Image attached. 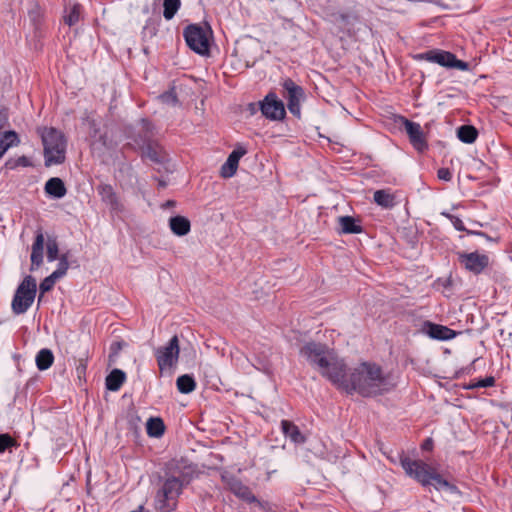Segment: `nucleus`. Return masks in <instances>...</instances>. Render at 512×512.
<instances>
[{"label":"nucleus","mask_w":512,"mask_h":512,"mask_svg":"<svg viewBox=\"0 0 512 512\" xmlns=\"http://www.w3.org/2000/svg\"><path fill=\"white\" fill-rule=\"evenodd\" d=\"M349 391H357L363 397L383 394L391 389L389 379L375 363L363 362L349 376Z\"/></svg>","instance_id":"nucleus-1"},{"label":"nucleus","mask_w":512,"mask_h":512,"mask_svg":"<svg viewBox=\"0 0 512 512\" xmlns=\"http://www.w3.org/2000/svg\"><path fill=\"white\" fill-rule=\"evenodd\" d=\"M400 464L405 473L423 486L433 485L437 490L457 492V487L444 479L430 465L422 460H413L408 456L400 457Z\"/></svg>","instance_id":"nucleus-2"},{"label":"nucleus","mask_w":512,"mask_h":512,"mask_svg":"<svg viewBox=\"0 0 512 512\" xmlns=\"http://www.w3.org/2000/svg\"><path fill=\"white\" fill-rule=\"evenodd\" d=\"M37 133L43 144L44 163L46 167L60 165L66 160L67 139L55 127H38Z\"/></svg>","instance_id":"nucleus-3"},{"label":"nucleus","mask_w":512,"mask_h":512,"mask_svg":"<svg viewBox=\"0 0 512 512\" xmlns=\"http://www.w3.org/2000/svg\"><path fill=\"white\" fill-rule=\"evenodd\" d=\"M37 292L36 280L33 276H26L17 287L11 303L14 314L20 315L32 306Z\"/></svg>","instance_id":"nucleus-4"},{"label":"nucleus","mask_w":512,"mask_h":512,"mask_svg":"<svg viewBox=\"0 0 512 512\" xmlns=\"http://www.w3.org/2000/svg\"><path fill=\"white\" fill-rule=\"evenodd\" d=\"M183 489V482L180 478L171 476L168 477L161 489L156 495V507L163 511L169 512L175 507V500L181 494Z\"/></svg>","instance_id":"nucleus-5"},{"label":"nucleus","mask_w":512,"mask_h":512,"mask_svg":"<svg viewBox=\"0 0 512 512\" xmlns=\"http://www.w3.org/2000/svg\"><path fill=\"white\" fill-rule=\"evenodd\" d=\"M210 27H201L197 24L188 25L183 32L187 46L199 55H206L209 52Z\"/></svg>","instance_id":"nucleus-6"},{"label":"nucleus","mask_w":512,"mask_h":512,"mask_svg":"<svg viewBox=\"0 0 512 512\" xmlns=\"http://www.w3.org/2000/svg\"><path fill=\"white\" fill-rule=\"evenodd\" d=\"M416 60H425L432 63H437L446 68H456L461 71H466L469 64L465 61L458 60L456 56L448 51L440 49H432L414 56Z\"/></svg>","instance_id":"nucleus-7"},{"label":"nucleus","mask_w":512,"mask_h":512,"mask_svg":"<svg viewBox=\"0 0 512 512\" xmlns=\"http://www.w3.org/2000/svg\"><path fill=\"white\" fill-rule=\"evenodd\" d=\"M320 373L326 377L334 385L349 391V377L346 376V364L342 359H339L335 353L327 361V365L321 368Z\"/></svg>","instance_id":"nucleus-8"},{"label":"nucleus","mask_w":512,"mask_h":512,"mask_svg":"<svg viewBox=\"0 0 512 512\" xmlns=\"http://www.w3.org/2000/svg\"><path fill=\"white\" fill-rule=\"evenodd\" d=\"M300 354L315 365L318 370L327 365V361L334 354L326 344L319 342H308L300 350Z\"/></svg>","instance_id":"nucleus-9"},{"label":"nucleus","mask_w":512,"mask_h":512,"mask_svg":"<svg viewBox=\"0 0 512 512\" xmlns=\"http://www.w3.org/2000/svg\"><path fill=\"white\" fill-rule=\"evenodd\" d=\"M282 87L285 91L283 97L287 100L289 112L299 119L301 117V102L305 99L304 89L291 78L285 79Z\"/></svg>","instance_id":"nucleus-10"},{"label":"nucleus","mask_w":512,"mask_h":512,"mask_svg":"<svg viewBox=\"0 0 512 512\" xmlns=\"http://www.w3.org/2000/svg\"><path fill=\"white\" fill-rule=\"evenodd\" d=\"M258 105L262 115L268 120L281 121L286 116L284 103L275 92H269Z\"/></svg>","instance_id":"nucleus-11"},{"label":"nucleus","mask_w":512,"mask_h":512,"mask_svg":"<svg viewBox=\"0 0 512 512\" xmlns=\"http://www.w3.org/2000/svg\"><path fill=\"white\" fill-rule=\"evenodd\" d=\"M179 353V339L175 335L166 345L159 347L155 351V357L157 359L159 369L162 371L175 366L178 362Z\"/></svg>","instance_id":"nucleus-12"},{"label":"nucleus","mask_w":512,"mask_h":512,"mask_svg":"<svg viewBox=\"0 0 512 512\" xmlns=\"http://www.w3.org/2000/svg\"><path fill=\"white\" fill-rule=\"evenodd\" d=\"M459 263L469 272L478 275L484 271L489 265V257L485 254H479L478 252H459L458 254Z\"/></svg>","instance_id":"nucleus-13"},{"label":"nucleus","mask_w":512,"mask_h":512,"mask_svg":"<svg viewBox=\"0 0 512 512\" xmlns=\"http://www.w3.org/2000/svg\"><path fill=\"white\" fill-rule=\"evenodd\" d=\"M401 122L409 136V140L415 149L423 151L427 148V142L425 140L422 128L419 123L408 120L405 117H401Z\"/></svg>","instance_id":"nucleus-14"},{"label":"nucleus","mask_w":512,"mask_h":512,"mask_svg":"<svg viewBox=\"0 0 512 512\" xmlns=\"http://www.w3.org/2000/svg\"><path fill=\"white\" fill-rule=\"evenodd\" d=\"M97 192L101 197V200L110 207L114 212H120L123 210V205L119 201L116 192L110 184H99L97 186Z\"/></svg>","instance_id":"nucleus-15"},{"label":"nucleus","mask_w":512,"mask_h":512,"mask_svg":"<svg viewBox=\"0 0 512 512\" xmlns=\"http://www.w3.org/2000/svg\"><path fill=\"white\" fill-rule=\"evenodd\" d=\"M229 490L239 499L247 503H259L251 489L236 478H230L227 482Z\"/></svg>","instance_id":"nucleus-16"},{"label":"nucleus","mask_w":512,"mask_h":512,"mask_svg":"<svg viewBox=\"0 0 512 512\" xmlns=\"http://www.w3.org/2000/svg\"><path fill=\"white\" fill-rule=\"evenodd\" d=\"M246 154V150L242 147H239L233 150L228 156L226 162L222 165L220 174L223 178L232 177L238 168L239 160L242 156Z\"/></svg>","instance_id":"nucleus-17"},{"label":"nucleus","mask_w":512,"mask_h":512,"mask_svg":"<svg viewBox=\"0 0 512 512\" xmlns=\"http://www.w3.org/2000/svg\"><path fill=\"white\" fill-rule=\"evenodd\" d=\"M424 331L432 338L436 340H450L456 336V332L447 326L435 324L430 321L424 323Z\"/></svg>","instance_id":"nucleus-18"},{"label":"nucleus","mask_w":512,"mask_h":512,"mask_svg":"<svg viewBox=\"0 0 512 512\" xmlns=\"http://www.w3.org/2000/svg\"><path fill=\"white\" fill-rule=\"evenodd\" d=\"M139 125V130L133 136V141L140 149H144L148 144L154 141L152 139V125L146 119H142Z\"/></svg>","instance_id":"nucleus-19"},{"label":"nucleus","mask_w":512,"mask_h":512,"mask_svg":"<svg viewBox=\"0 0 512 512\" xmlns=\"http://www.w3.org/2000/svg\"><path fill=\"white\" fill-rule=\"evenodd\" d=\"M44 244V235L41 231H38L35 240L32 244L31 270H34L35 268H38L39 266L42 265Z\"/></svg>","instance_id":"nucleus-20"},{"label":"nucleus","mask_w":512,"mask_h":512,"mask_svg":"<svg viewBox=\"0 0 512 512\" xmlns=\"http://www.w3.org/2000/svg\"><path fill=\"white\" fill-rule=\"evenodd\" d=\"M281 429L285 437L295 444H303L306 441L298 426L289 420L281 421Z\"/></svg>","instance_id":"nucleus-21"},{"label":"nucleus","mask_w":512,"mask_h":512,"mask_svg":"<svg viewBox=\"0 0 512 512\" xmlns=\"http://www.w3.org/2000/svg\"><path fill=\"white\" fill-rule=\"evenodd\" d=\"M82 14V6L76 2H69L64 7L63 21L69 27L76 25Z\"/></svg>","instance_id":"nucleus-22"},{"label":"nucleus","mask_w":512,"mask_h":512,"mask_svg":"<svg viewBox=\"0 0 512 512\" xmlns=\"http://www.w3.org/2000/svg\"><path fill=\"white\" fill-rule=\"evenodd\" d=\"M44 190L46 194L57 199L63 198L67 193L63 180L58 177L50 178L45 183Z\"/></svg>","instance_id":"nucleus-23"},{"label":"nucleus","mask_w":512,"mask_h":512,"mask_svg":"<svg viewBox=\"0 0 512 512\" xmlns=\"http://www.w3.org/2000/svg\"><path fill=\"white\" fill-rule=\"evenodd\" d=\"M169 227L177 236H185L190 232L191 224L188 218L176 215L169 219Z\"/></svg>","instance_id":"nucleus-24"},{"label":"nucleus","mask_w":512,"mask_h":512,"mask_svg":"<svg viewBox=\"0 0 512 512\" xmlns=\"http://www.w3.org/2000/svg\"><path fill=\"white\" fill-rule=\"evenodd\" d=\"M142 150L143 156L149 158L154 163H164L167 159L165 151L156 141L151 142Z\"/></svg>","instance_id":"nucleus-25"},{"label":"nucleus","mask_w":512,"mask_h":512,"mask_svg":"<svg viewBox=\"0 0 512 512\" xmlns=\"http://www.w3.org/2000/svg\"><path fill=\"white\" fill-rule=\"evenodd\" d=\"M125 379L126 375L122 370L114 369L106 377V388L110 391H118Z\"/></svg>","instance_id":"nucleus-26"},{"label":"nucleus","mask_w":512,"mask_h":512,"mask_svg":"<svg viewBox=\"0 0 512 512\" xmlns=\"http://www.w3.org/2000/svg\"><path fill=\"white\" fill-rule=\"evenodd\" d=\"M54 362V355L48 348L41 349L35 357L36 367L40 371L49 369Z\"/></svg>","instance_id":"nucleus-27"},{"label":"nucleus","mask_w":512,"mask_h":512,"mask_svg":"<svg viewBox=\"0 0 512 512\" xmlns=\"http://www.w3.org/2000/svg\"><path fill=\"white\" fill-rule=\"evenodd\" d=\"M374 202L383 207V208H386V209H389V208H392L395 206L396 202H395V196L390 193L389 190H384V189H381V190H377L374 192Z\"/></svg>","instance_id":"nucleus-28"},{"label":"nucleus","mask_w":512,"mask_h":512,"mask_svg":"<svg viewBox=\"0 0 512 512\" xmlns=\"http://www.w3.org/2000/svg\"><path fill=\"white\" fill-rule=\"evenodd\" d=\"M147 434L150 437H161L165 431V425L161 418L151 417L146 423Z\"/></svg>","instance_id":"nucleus-29"},{"label":"nucleus","mask_w":512,"mask_h":512,"mask_svg":"<svg viewBox=\"0 0 512 512\" xmlns=\"http://www.w3.org/2000/svg\"><path fill=\"white\" fill-rule=\"evenodd\" d=\"M478 131L474 126L462 125L457 129V137L463 143L471 144L475 142Z\"/></svg>","instance_id":"nucleus-30"},{"label":"nucleus","mask_w":512,"mask_h":512,"mask_svg":"<svg viewBox=\"0 0 512 512\" xmlns=\"http://www.w3.org/2000/svg\"><path fill=\"white\" fill-rule=\"evenodd\" d=\"M341 230L346 234H358L362 232V227L358 225L351 216H342L339 218Z\"/></svg>","instance_id":"nucleus-31"},{"label":"nucleus","mask_w":512,"mask_h":512,"mask_svg":"<svg viewBox=\"0 0 512 512\" xmlns=\"http://www.w3.org/2000/svg\"><path fill=\"white\" fill-rule=\"evenodd\" d=\"M177 389L183 394L191 393L196 388L194 378L188 374L181 375L176 381Z\"/></svg>","instance_id":"nucleus-32"},{"label":"nucleus","mask_w":512,"mask_h":512,"mask_svg":"<svg viewBox=\"0 0 512 512\" xmlns=\"http://www.w3.org/2000/svg\"><path fill=\"white\" fill-rule=\"evenodd\" d=\"M18 135L15 131H6L0 139V159L6 151L13 145L17 144Z\"/></svg>","instance_id":"nucleus-33"},{"label":"nucleus","mask_w":512,"mask_h":512,"mask_svg":"<svg viewBox=\"0 0 512 512\" xmlns=\"http://www.w3.org/2000/svg\"><path fill=\"white\" fill-rule=\"evenodd\" d=\"M181 6L180 0H164L163 16L166 20H171Z\"/></svg>","instance_id":"nucleus-34"},{"label":"nucleus","mask_w":512,"mask_h":512,"mask_svg":"<svg viewBox=\"0 0 512 512\" xmlns=\"http://www.w3.org/2000/svg\"><path fill=\"white\" fill-rule=\"evenodd\" d=\"M47 260L53 262L58 259L59 247L55 237H48L46 242Z\"/></svg>","instance_id":"nucleus-35"},{"label":"nucleus","mask_w":512,"mask_h":512,"mask_svg":"<svg viewBox=\"0 0 512 512\" xmlns=\"http://www.w3.org/2000/svg\"><path fill=\"white\" fill-rule=\"evenodd\" d=\"M57 280H59V279L57 277H53V274L51 273L49 276H47L46 278H44L41 281L40 286H39V289H40V296L38 299L39 302L41 301L43 295L46 292L50 291L54 287Z\"/></svg>","instance_id":"nucleus-36"},{"label":"nucleus","mask_w":512,"mask_h":512,"mask_svg":"<svg viewBox=\"0 0 512 512\" xmlns=\"http://www.w3.org/2000/svg\"><path fill=\"white\" fill-rule=\"evenodd\" d=\"M30 165V160L26 156L18 158H10L5 162V168L8 170L16 169L17 167H27Z\"/></svg>","instance_id":"nucleus-37"},{"label":"nucleus","mask_w":512,"mask_h":512,"mask_svg":"<svg viewBox=\"0 0 512 512\" xmlns=\"http://www.w3.org/2000/svg\"><path fill=\"white\" fill-rule=\"evenodd\" d=\"M17 446L18 443L9 434H0V453H4L8 448Z\"/></svg>","instance_id":"nucleus-38"},{"label":"nucleus","mask_w":512,"mask_h":512,"mask_svg":"<svg viewBox=\"0 0 512 512\" xmlns=\"http://www.w3.org/2000/svg\"><path fill=\"white\" fill-rule=\"evenodd\" d=\"M495 384V378L493 376L485 377L484 379H480L475 383H471L468 386V389H476V388H486L492 387Z\"/></svg>","instance_id":"nucleus-39"},{"label":"nucleus","mask_w":512,"mask_h":512,"mask_svg":"<svg viewBox=\"0 0 512 512\" xmlns=\"http://www.w3.org/2000/svg\"><path fill=\"white\" fill-rule=\"evenodd\" d=\"M441 215H443L444 217L449 219L456 230H458V231H466L464 223H463V221L459 217H457V216H455L453 214H450L448 212H442Z\"/></svg>","instance_id":"nucleus-40"},{"label":"nucleus","mask_w":512,"mask_h":512,"mask_svg":"<svg viewBox=\"0 0 512 512\" xmlns=\"http://www.w3.org/2000/svg\"><path fill=\"white\" fill-rule=\"evenodd\" d=\"M69 269V262H65L64 260H59L57 268L52 272L53 277H57L58 279L64 277Z\"/></svg>","instance_id":"nucleus-41"},{"label":"nucleus","mask_w":512,"mask_h":512,"mask_svg":"<svg viewBox=\"0 0 512 512\" xmlns=\"http://www.w3.org/2000/svg\"><path fill=\"white\" fill-rule=\"evenodd\" d=\"M162 102L175 105L178 102L177 96L173 90L166 91L160 96Z\"/></svg>","instance_id":"nucleus-42"},{"label":"nucleus","mask_w":512,"mask_h":512,"mask_svg":"<svg viewBox=\"0 0 512 512\" xmlns=\"http://www.w3.org/2000/svg\"><path fill=\"white\" fill-rule=\"evenodd\" d=\"M9 124V114L6 108L0 109V130L4 129Z\"/></svg>","instance_id":"nucleus-43"},{"label":"nucleus","mask_w":512,"mask_h":512,"mask_svg":"<svg viewBox=\"0 0 512 512\" xmlns=\"http://www.w3.org/2000/svg\"><path fill=\"white\" fill-rule=\"evenodd\" d=\"M437 176L440 180L450 181L452 179V173L448 168H440Z\"/></svg>","instance_id":"nucleus-44"},{"label":"nucleus","mask_w":512,"mask_h":512,"mask_svg":"<svg viewBox=\"0 0 512 512\" xmlns=\"http://www.w3.org/2000/svg\"><path fill=\"white\" fill-rule=\"evenodd\" d=\"M433 446H434V442H433L432 438H427L421 444V449L424 451H431L433 449Z\"/></svg>","instance_id":"nucleus-45"},{"label":"nucleus","mask_w":512,"mask_h":512,"mask_svg":"<svg viewBox=\"0 0 512 512\" xmlns=\"http://www.w3.org/2000/svg\"><path fill=\"white\" fill-rule=\"evenodd\" d=\"M248 110L250 111V113L253 115L255 114L258 110H259V105L258 103H250L248 105Z\"/></svg>","instance_id":"nucleus-46"},{"label":"nucleus","mask_w":512,"mask_h":512,"mask_svg":"<svg viewBox=\"0 0 512 512\" xmlns=\"http://www.w3.org/2000/svg\"><path fill=\"white\" fill-rule=\"evenodd\" d=\"M121 348H122L121 342H113L111 344V351H113L114 353H117L119 350H121Z\"/></svg>","instance_id":"nucleus-47"},{"label":"nucleus","mask_w":512,"mask_h":512,"mask_svg":"<svg viewBox=\"0 0 512 512\" xmlns=\"http://www.w3.org/2000/svg\"><path fill=\"white\" fill-rule=\"evenodd\" d=\"M140 421V418L136 415H133L131 416L130 420H129V423L131 426H134L136 427L137 426V423Z\"/></svg>","instance_id":"nucleus-48"},{"label":"nucleus","mask_w":512,"mask_h":512,"mask_svg":"<svg viewBox=\"0 0 512 512\" xmlns=\"http://www.w3.org/2000/svg\"><path fill=\"white\" fill-rule=\"evenodd\" d=\"M175 201L173 200H168L166 201L163 205H162V208L163 209H168V208H171V207H174L175 206Z\"/></svg>","instance_id":"nucleus-49"},{"label":"nucleus","mask_w":512,"mask_h":512,"mask_svg":"<svg viewBox=\"0 0 512 512\" xmlns=\"http://www.w3.org/2000/svg\"><path fill=\"white\" fill-rule=\"evenodd\" d=\"M58 260L69 262V252L63 253L58 256Z\"/></svg>","instance_id":"nucleus-50"},{"label":"nucleus","mask_w":512,"mask_h":512,"mask_svg":"<svg viewBox=\"0 0 512 512\" xmlns=\"http://www.w3.org/2000/svg\"><path fill=\"white\" fill-rule=\"evenodd\" d=\"M468 233L470 234H475V235H479V236H483V237H486L488 240H492L488 235H486L484 232H471V231H468Z\"/></svg>","instance_id":"nucleus-51"},{"label":"nucleus","mask_w":512,"mask_h":512,"mask_svg":"<svg viewBox=\"0 0 512 512\" xmlns=\"http://www.w3.org/2000/svg\"><path fill=\"white\" fill-rule=\"evenodd\" d=\"M99 141L102 143L103 146H107L106 135H100Z\"/></svg>","instance_id":"nucleus-52"},{"label":"nucleus","mask_w":512,"mask_h":512,"mask_svg":"<svg viewBox=\"0 0 512 512\" xmlns=\"http://www.w3.org/2000/svg\"><path fill=\"white\" fill-rule=\"evenodd\" d=\"M91 125L93 126V131H94V134L92 136L95 137L98 129L96 128V125H95L94 121L91 122Z\"/></svg>","instance_id":"nucleus-53"},{"label":"nucleus","mask_w":512,"mask_h":512,"mask_svg":"<svg viewBox=\"0 0 512 512\" xmlns=\"http://www.w3.org/2000/svg\"><path fill=\"white\" fill-rule=\"evenodd\" d=\"M347 18H348V16H347L346 14H340V19H341L342 21H344V22H345V21L347 20Z\"/></svg>","instance_id":"nucleus-54"},{"label":"nucleus","mask_w":512,"mask_h":512,"mask_svg":"<svg viewBox=\"0 0 512 512\" xmlns=\"http://www.w3.org/2000/svg\"><path fill=\"white\" fill-rule=\"evenodd\" d=\"M159 185H160L161 187H165V186H166V183H165L164 181L160 180V181H159Z\"/></svg>","instance_id":"nucleus-55"}]
</instances>
